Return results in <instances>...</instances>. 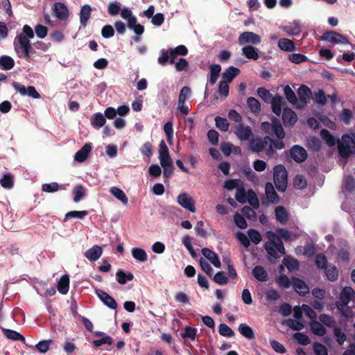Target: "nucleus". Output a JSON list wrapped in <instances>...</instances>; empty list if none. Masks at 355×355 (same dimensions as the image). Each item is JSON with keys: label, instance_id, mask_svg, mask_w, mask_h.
Masks as SVG:
<instances>
[{"label": "nucleus", "instance_id": "nucleus-1", "mask_svg": "<svg viewBox=\"0 0 355 355\" xmlns=\"http://www.w3.org/2000/svg\"><path fill=\"white\" fill-rule=\"evenodd\" d=\"M34 35L33 28L26 24L23 26L22 32L15 38L13 42L14 49L19 58H24L28 61L30 60L31 54L33 52L30 39H33Z\"/></svg>", "mask_w": 355, "mask_h": 355}, {"label": "nucleus", "instance_id": "nucleus-2", "mask_svg": "<svg viewBox=\"0 0 355 355\" xmlns=\"http://www.w3.org/2000/svg\"><path fill=\"white\" fill-rule=\"evenodd\" d=\"M273 182L279 192H284L288 185V172L282 164L276 165L273 168Z\"/></svg>", "mask_w": 355, "mask_h": 355}, {"label": "nucleus", "instance_id": "nucleus-3", "mask_svg": "<svg viewBox=\"0 0 355 355\" xmlns=\"http://www.w3.org/2000/svg\"><path fill=\"white\" fill-rule=\"evenodd\" d=\"M338 150L343 158H348L355 154V143L351 136L347 134L342 136L341 140L338 141Z\"/></svg>", "mask_w": 355, "mask_h": 355}, {"label": "nucleus", "instance_id": "nucleus-4", "mask_svg": "<svg viewBox=\"0 0 355 355\" xmlns=\"http://www.w3.org/2000/svg\"><path fill=\"white\" fill-rule=\"evenodd\" d=\"M355 296L354 291L352 288L349 286H345L343 288L340 294V300L336 302V306L338 311L341 313L342 315L348 317L349 313H350L348 308L345 310V306H346L352 300V299Z\"/></svg>", "mask_w": 355, "mask_h": 355}, {"label": "nucleus", "instance_id": "nucleus-5", "mask_svg": "<svg viewBox=\"0 0 355 355\" xmlns=\"http://www.w3.org/2000/svg\"><path fill=\"white\" fill-rule=\"evenodd\" d=\"M270 140H267L266 144H264L266 148H264L263 150L266 156L271 159H277L278 157V154L276 152V150H282L285 148V144L283 140L280 139H275L274 138L269 136Z\"/></svg>", "mask_w": 355, "mask_h": 355}, {"label": "nucleus", "instance_id": "nucleus-6", "mask_svg": "<svg viewBox=\"0 0 355 355\" xmlns=\"http://www.w3.org/2000/svg\"><path fill=\"white\" fill-rule=\"evenodd\" d=\"M238 42L240 45H245L251 44L253 45H258L261 44V37L253 32L245 31L240 34Z\"/></svg>", "mask_w": 355, "mask_h": 355}, {"label": "nucleus", "instance_id": "nucleus-7", "mask_svg": "<svg viewBox=\"0 0 355 355\" xmlns=\"http://www.w3.org/2000/svg\"><path fill=\"white\" fill-rule=\"evenodd\" d=\"M321 39L334 44H347L349 42L345 36L334 31L324 32L322 35Z\"/></svg>", "mask_w": 355, "mask_h": 355}, {"label": "nucleus", "instance_id": "nucleus-8", "mask_svg": "<svg viewBox=\"0 0 355 355\" xmlns=\"http://www.w3.org/2000/svg\"><path fill=\"white\" fill-rule=\"evenodd\" d=\"M178 203L183 208L194 213L196 211L195 201L191 196L187 193H181L177 197Z\"/></svg>", "mask_w": 355, "mask_h": 355}, {"label": "nucleus", "instance_id": "nucleus-9", "mask_svg": "<svg viewBox=\"0 0 355 355\" xmlns=\"http://www.w3.org/2000/svg\"><path fill=\"white\" fill-rule=\"evenodd\" d=\"M290 157L297 163H302L307 158V153L304 148L300 145H294L290 149Z\"/></svg>", "mask_w": 355, "mask_h": 355}, {"label": "nucleus", "instance_id": "nucleus-10", "mask_svg": "<svg viewBox=\"0 0 355 355\" xmlns=\"http://www.w3.org/2000/svg\"><path fill=\"white\" fill-rule=\"evenodd\" d=\"M267 140H270L269 135L265 136L263 138L257 137L252 139L250 141L249 148L252 152L259 153L263 151L264 148L266 146L264 144H266Z\"/></svg>", "mask_w": 355, "mask_h": 355}, {"label": "nucleus", "instance_id": "nucleus-11", "mask_svg": "<svg viewBox=\"0 0 355 355\" xmlns=\"http://www.w3.org/2000/svg\"><path fill=\"white\" fill-rule=\"evenodd\" d=\"M234 132L237 137L241 141L249 140L252 136L251 128L248 125L245 126L243 123H239L236 126Z\"/></svg>", "mask_w": 355, "mask_h": 355}, {"label": "nucleus", "instance_id": "nucleus-12", "mask_svg": "<svg viewBox=\"0 0 355 355\" xmlns=\"http://www.w3.org/2000/svg\"><path fill=\"white\" fill-rule=\"evenodd\" d=\"M159 159L161 165H166L173 162L169 155L168 148L164 140H162L159 145Z\"/></svg>", "mask_w": 355, "mask_h": 355}, {"label": "nucleus", "instance_id": "nucleus-13", "mask_svg": "<svg viewBox=\"0 0 355 355\" xmlns=\"http://www.w3.org/2000/svg\"><path fill=\"white\" fill-rule=\"evenodd\" d=\"M292 281L293 288L300 295L305 296L309 293V287L304 281L297 277H293Z\"/></svg>", "mask_w": 355, "mask_h": 355}, {"label": "nucleus", "instance_id": "nucleus-14", "mask_svg": "<svg viewBox=\"0 0 355 355\" xmlns=\"http://www.w3.org/2000/svg\"><path fill=\"white\" fill-rule=\"evenodd\" d=\"M96 293L97 294L98 297L100 298V300L109 308L112 309H116L117 307V303L115 301V300L110 296L108 293L106 292L102 291V290H96Z\"/></svg>", "mask_w": 355, "mask_h": 355}, {"label": "nucleus", "instance_id": "nucleus-15", "mask_svg": "<svg viewBox=\"0 0 355 355\" xmlns=\"http://www.w3.org/2000/svg\"><path fill=\"white\" fill-rule=\"evenodd\" d=\"M103 249L101 245H93L85 252L84 256L90 261H96L101 257Z\"/></svg>", "mask_w": 355, "mask_h": 355}, {"label": "nucleus", "instance_id": "nucleus-16", "mask_svg": "<svg viewBox=\"0 0 355 355\" xmlns=\"http://www.w3.org/2000/svg\"><path fill=\"white\" fill-rule=\"evenodd\" d=\"M265 192L268 200L273 204H277L279 201V197L275 191L271 182H267L265 185Z\"/></svg>", "mask_w": 355, "mask_h": 355}, {"label": "nucleus", "instance_id": "nucleus-17", "mask_svg": "<svg viewBox=\"0 0 355 355\" xmlns=\"http://www.w3.org/2000/svg\"><path fill=\"white\" fill-rule=\"evenodd\" d=\"M297 115L291 108H284L282 112V121L285 125H294L297 121Z\"/></svg>", "mask_w": 355, "mask_h": 355}, {"label": "nucleus", "instance_id": "nucleus-18", "mask_svg": "<svg viewBox=\"0 0 355 355\" xmlns=\"http://www.w3.org/2000/svg\"><path fill=\"white\" fill-rule=\"evenodd\" d=\"M270 102L271 103L272 112L275 115L279 116L282 114V106L283 104L286 103L283 97L276 95L271 99Z\"/></svg>", "mask_w": 355, "mask_h": 355}, {"label": "nucleus", "instance_id": "nucleus-19", "mask_svg": "<svg viewBox=\"0 0 355 355\" xmlns=\"http://www.w3.org/2000/svg\"><path fill=\"white\" fill-rule=\"evenodd\" d=\"M92 150V146L90 144H85L79 150L76 152L74 156V159L78 162H83L85 161L89 153Z\"/></svg>", "mask_w": 355, "mask_h": 355}, {"label": "nucleus", "instance_id": "nucleus-20", "mask_svg": "<svg viewBox=\"0 0 355 355\" xmlns=\"http://www.w3.org/2000/svg\"><path fill=\"white\" fill-rule=\"evenodd\" d=\"M297 94L300 101L304 104H307L312 96V92L311 89L305 85H302L298 88Z\"/></svg>", "mask_w": 355, "mask_h": 355}, {"label": "nucleus", "instance_id": "nucleus-21", "mask_svg": "<svg viewBox=\"0 0 355 355\" xmlns=\"http://www.w3.org/2000/svg\"><path fill=\"white\" fill-rule=\"evenodd\" d=\"M54 12L56 17L60 20L65 19L68 17L69 11L67 7L61 2L54 4Z\"/></svg>", "mask_w": 355, "mask_h": 355}, {"label": "nucleus", "instance_id": "nucleus-22", "mask_svg": "<svg viewBox=\"0 0 355 355\" xmlns=\"http://www.w3.org/2000/svg\"><path fill=\"white\" fill-rule=\"evenodd\" d=\"M202 254L216 268L220 267V261L217 254L209 248H205L202 249Z\"/></svg>", "mask_w": 355, "mask_h": 355}, {"label": "nucleus", "instance_id": "nucleus-23", "mask_svg": "<svg viewBox=\"0 0 355 355\" xmlns=\"http://www.w3.org/2000/svg\"><path fill=\"white\" fill-rule=\"evenodd\" d=\"M92 8L88 4H85L81 7L80 11V22L83 26H86L87 21L91 17Z\"/></svg>", "mask_w": 355, "mask_h": 355}, {"label": "nucleus", "instance_id": "nucleus-24", "mask_svg": "<svg viewBox=\"0 0 355 355\" xmlns=\"http://www.w3.org/2000/svg\"><path fill=\"white\" fill-rule=\"evenodd\" d=\"M240 73V70L234 67H229L222 74L223 80L231 83Z\"/></svg>", "mask_w": 355, "mask_h": 355}, {"label": "nucleus", "instance_id": "nucleus-25", "mask_svg": "<svg viewBox=\"0 0 355 355\" xmlns=\"http://www.w3.org/2000/svg\"><path fill=\"white\" fill-rule=\"evenodd\" d=\"M278 47L284 51L292 52L296 50L295 44L287 38H282L278 41Z\"/></svg>", "mask_w": 355, "mask_h": 355}, {"label": "nucleus", "instance_id": "nucleus-26", "mask_svg": "<svg viewBox=\"0 0 355 355\" xmlns=\"http://www.w3.org/2000/svg\"><path fill=\"white\" fill-rule=\"evenodd\" d=\"M273 126L271 133L277 137V139L283 140L285 137V132L279 119L274 118L272 119Z\"/></svg>", "mask_w": 355, "mask_h": 355}, {"label": "nucleus", "instance_id": "nucleus-27", "mask_svg": "<svg viewBox=\"0 0 355 355\" xmlns=\"http://www.w3.org/2000/svg\"><path fill=\"white\" fill-rule=\"evenodd\" d=\"M242 53L248 59L257 60L259 58L258 49L252 45H247L242 48Z\"/></svg>", "mask_w": 355, "mask_h": 355}, {"label": "nucleus", "instance_id": "nucleus-28", "mask_svg": "<svg viewBox=\"0 0 355 355\" xmlns=\"http://www.w3.org/2000/svg\"><path fill=\"white\" fill-rule=\"evenodd\" d=\"M252 275L259 282H266L268 275L266 270L261 266H255L252 270Z\"/></svg>", "mask_w": 355, "mask_h": 355}, {"label": "nucleus", "instance_id": "nucleus-29", "mask_svg": "<svg viewBox=\"0 0 355 355\" xmlns=\"http://www.w3.org/2000/svg\"><path fill=\"white\" fill-rule=\"evenodd\" d=\"M69 288V276L68 275H63L58 282L57 288L60 293L66 295Z\"/></svg>", "mask_w": 355, "mask_h": 355}, {"label": "nucleus", "instance_id": "nucleus-30", "mask_svg": "<svg viewBox=\"0 0 355 355\" xmlns=\"http://www.w3.org/2000/svg\"><path fill=\"white\" fill-rule=\"evenodd\" d=\"M105 117L101 112L94 114L90 119L91 125L94 128L97 129H99L100 128L103 127L105 125Z\"/></svg>", "mask_w": 355, "mask_h": 355}, {"label": "nucleus", "instance_id": "nucleus-31", "mask_svg": "<svg viewBox=\"0 0 355 355\" xmlns=\"http://www.w3.org/2000/svg\"><path fill=\"white\" fill-rule=\"evenodd\" d=\"M3 334L12 340L25 341V338L19 332L10 329L1 328Z\"/></svg>", "mask_w": 355, "mask_h": 355}, {"label": "nucleus", "instance_id": "nucleus-32", "mask_svg": "<svg viewBox=\"0 0 355 355\" xmlns=\"http://www.w3.org/2000/svg\"><path fill=\"white\" fill-rule=\"evenodd\" d=\"M209 70H210V76H209V81L210 85H215V83H216V81L219 77V75H220V73L221 71V67L220 64H214L210 66Z\"/></svg>", "mask_w": 355, "mask_h": 355}, {"label": "nucleus", "instance_id": "nucleus-33", "mask_svg": "<svg viewBox=\"0 0 355 355\" xmlns=\"http://www.w3.org/2000/svg\"><path fill=\"white\" fill-rule=\"evenodd\" d=\"M310 327L312 332L318 336H323L327 333L325 327L320 322L316 320L311 321Z\"/></svg>", "mask_w": 355, "mask_h": 355}, {"label": "nucleus", "instance_id": "nucleus-34", "mask_svg": "<svg viewBox=\"0 0 355 355\" xmlns=\"http://www.w3.org/2000/svg\"><path fill=\"white\" fill-rule=\"evenodd\" d=\"M15 66L14 60L8 55H2L0 57V68L3 70H10Z\"/></svg>", "mask_w": 355, "mask_h": 355}, {"label": "nucleus", "instance_id": "nucleus-35", "mask_svg": "<svg viewBox=\"0 0 355 355\" xmlns=\"http://www.w3.org/2000/svg\"><path fill=\"white\" fill-rule=\"evenodd\" d=\"M282 262L290 272L299 269V261L290 256L284 257Z\"/></svg>", "mask_w": 355, "mask_h": 355}, {"label": "nucleus", "instance_id": "nucleus-36", "mask_svg": "<svg viewBox=\"0 0 355 355\" xmlns=\"http://www.w3.org/2000/svg\"><path fill=\"white\" fill-rule=\"evenodd\" d=\"M275 216L282 224H285L288 220V214L282 206H278L275 208Z\"/></svg>", "mask_w": 355, "mask_h": 355}, {"label": "nucleus", "instance_id": "nucleus-37", "mask_svg": "<svg viewBox=\"0 0 355 355\" xmlns=\"http://www.w3.org/2000/svg\"><path fill=\"white\" fill-rule=\"evenodd\" d=\"M326 277L328 280L331 282H335L338 278V270L334 265H328L324 270Z\"/></svg>", "mask_w": 355, "mask_h": 355}, {"label": "nucleus", "instance_id": "nucleus-38", "mask_svg": "<svg viewBox=\"0 0 355 355\" xmlns=\"http://www.w3.org/2000/svg\"><path fill=\"white\" fill-rule=\"evenodd\" d=\"M110 192L119 200H120L123 205H126L128 202V197L123 190L121 189L113 187L110 189Z\"/></svg>", "mask_w": 355, "mask_h": 355}, {"label": "nucleus", "instance_id": "nucleus-39", "mask_svg": "<svg viewBox=\"0 0 355 355\" xmlns=\"http://www.w3.org/2000/svg\"><path fill=\"white\" fill-rule=\"evenodd\" d=\"M72 193L74 196L73 201L76 203H78L85 196L86 189L82 184H78L73 188Z\"/></svg>", "mask_w": 355, "mask_h": 355}, {"label": "nucleus", "instance_id": "nucleus-40", "mask_svg": "<svg viewBox=\"0 0 355 355\" xmlns=\"http://www.w3.org/2000/svg\"><path fill=\"white\" fill-rule=\"evenodd\" d=\"M240 334L249 340L255 338L254 333L252 329L246 324H241L239 327Z\"/></svg>", "mask_w": 355, "mask_h": 355}, {"label": "nucleus", "instance_id": "nucleus-41", "mask_svg": "<svg viewBox=\"0 0 355 355\" xmlns=\"http://www.w3.org/2000/svg\"><path fill=\"white\" fill-rule=\"evenodd\" d=\"M117 282L120 284H126L127 281H132L134 279V275L130 272H128L125 273L122 270H119L116 272V274Z\"/></svg>", "mask_w": 355, "mask_h": 355}, {"label": "nucleus", "instance_id": "nucleus-42", "mask_svg": "<svg viewBox=\"0 0 355 355\" xmlns=\"http://www.w3.org/2000/svg\"><path fill=\"white\" fill-rule=\"evenodd\" d=\"M320 137L329 146H334L336 143V138L327 129L320 131Z\"/></svg>", "mask_w": 355, "mask_h": 355}, {"label": "nucleus", "instance_id": "nucleus-43", "mask_svg": "<svg viewBox=\"0 0 355 355\" xmlns=\"http://www.w3.org/2000/svg\"><path fill=\"white\" fill-rule=\"evenodd\" d=\"M284 94L287 101L292 105H295L297 102V98L295 93L291 89V87L287 85L284 88Z\"/></svg>", "mask_w": 355, "mask_h": 355}, {"label": "nucleus", "instance_id": "nucleus-44", "mask_svg": "<svg viewBox=\"0 0 355 355\" xmlns=\"http://www.w3.org/2000/svg\"><path fill=\"white\" fill-rule=\"evenodd\" d=\"M247 200L248 203L252 206L254 209H258L259 207V199L252 189H249L248 191L247 195Z\"/></svg>", "mask_w": 355, "mask_h": 355}, {"label": "nucleus", "instance_id": "nucleus-45", "mask_svg": "<svg viewBox=\"0 0 355 355\" xmlns=\"http://www.w3.org/2000/svg\"><path fill=\"white\" fill-rule=\"evenodd\" d=\"M247 105L249 109L254 113H257L261 111V104L259 101L254 97L248 98Z\"/></svg>", "mask_w": 355, "mask_h": 355}, {"label": "nucleus", "instance_id": "nucleus-46", "mask_svg": "<svg viewBox=\"0 0 355 355\" xmlns=\"http://www.w3.org/2000/svg\"><path fill=\"white\" fill-rule=\"evenodd\" d=\"M132 254L133 257L139 261L144 262L147 260L148 257L144 250L139 248H134L132 250Z\"/></svg>", "mask_w": 355, "mask_h": 355}, {"label": "nucleus", "instance_id": "nucleus-47", "mask_svg": "<svg viewBox=\"0 0 355 355\" xmlns=\"http://www.w3.org/2000/svg\"><path fill=\"white\" fill-rule=\"evenodd\" d=\"M216 126L223 132H227L229 129L230 124L226 118L219 116L215 118Z\"/></svg>", "mask_w": 355, "mask_h": 355}, {"label": "nucleus", "instance_id": "nucleus-48", "mask_svg": "<svg viewBox=\"0 0 355 355\" xmlns=\"http://www.w3.org/2000/svg\"><path fill=\"white\" fill-rule=\"evenodd\" d=\"M88 215L87 211H71L67 212L64 216V221L67 220L71 218H77L79 219H83Z\"/></svg>", "mask_w": 355, "mask_h": 355}, {"label": "nucleus", "instance_id": "nucleus-49", "mask_svg": "<svg viewBox=\"0 0 355 355\" xmlns=\"http://www.w3.org/2000/svg\"><path fill=\"white\" fill-rule=\"evenodd\" d=\"M1 186L5 189H11L14 186L13 176L10 173L5 174L1 179H0Z\"/></svg>", "mask_w": 355, "mask_h": 355}, {"label": "nucleus", "instance_id": "nucleus-50", "mask_svg": "<svg viewBox=\"0 0 355 355\" xmlns=\"http://www.w3.org/2000/svg\"><path fill=\"white\" fill-rule=\"evenodd\" d=\"M6 248L1 250V253L6 257L19 254V248L15 245H4Z\"/></svg>", "mask_w": 355, "mask_h": 355}, {"label": "nucleus", "instance_id": "nucleus-51", "mask_svg": "<svg viewBox=\"0 0 355 355\" xmlns=\"http://www.w3.org/2000/svg\"><path fill=\"white\" fill-rule=\"evenodd\" d=\"M319 320L321 324L328 327H334L336 324V321L334 318L328 314L322 313L320 315Z\"/></svg>", "mask_w": 355, "mask_h": 355}, {"label": "nucleus", "instance_id": "nucleus-52", "mask_svg": "<svg viewBox=\"0 0 355 355\" xmlns=\"http://www.w3.org/2000/svg\"><path fill=\"white\" fill-rule=\"evenodd\" d=\"M218 332L220 335L226 337H232L234 335V331L225 323L218 326Z\"/></svg>", "mask_w": 355, "mask_h": 355}, {"label": "nucleus", "instance_id": "nucleus-53", "mask_svg": "<svg viewBox=\"0 0 355 355\" xmlns=\"http://www.w3.org/2000/svg\"><path fill=\"white\" fill-rule=\"evenodd\" d=\"M293 337L299 344L302 345H307L311 343L309 337L304 333H295Z\"/></svg>", "mask_w": 355, "mask_h": 355}, {"label": "nucleus", "instance_id": "nucleus-54", "mask_svg": "<svg viewBox=\"0 0 355 355\" xmlns=\"http://www.w3.org/2000/svg\"><path fill=\"white\" fill-rule=\"evenodd\" d=\"M257 94L265 102H270L271 99L274 97L272 94L266 89L265 87H259L257 89Z\"/></svg>", "mask_w": 355, "mask_h": 355}, {"label": "nucleus", "instance_id": "nucleus-55", "mask_svg": "<svg viewBox=\"0 0 355 355\" xmlns=\"http://www.w3.org/2000/svg\"><path fill=\"white\" fill-rule=\"evenodd\" d=\"M288 60L293 63L300 64L308 60V58L301 53H292L288 55Z\"/></svg>", "mask_w": 355, "mask_h": 355}, {"label": "nucleus", "instance_id": "nucleus-56", "mask_svg": "<svg viewBox=\"0 0 355 355\" xmlns=\"http://www.w3.org/2000/svg\"><path fill=\"white\" fill-rule=\"evenodd\" d=\"M266 236L269 241L266 242L264 244H283V242L279 240L277 232L268 231Z\"/></svg>", "mask_w": 355, "mask_h": 355}, {"label": "nucleus", "instance_id": "nucleus-57", "mask_svg": "<svg viewBox=\"0 0 355 355\" xmlns=\"http://www.w3.org/2000/svg\"><path fill=\"white\" fill-rule=\"evenodd\" d=\"M286 324L291 329L295 331H300L304 328V324L297 320L288 319L286 321Z\"/></svg>", "mask_w": 355, "mask_h": 355}, {"label": "nucleus", "instance_id": "nucleus-58", "mask_svg": "<svg viewBox=\"0 0 355 355\" xmlns=\"http://www.w3.org/2000/svg\"><path fill=\"white\" fill-rule=\"evenodd\" d=\"M247 195L244 187H241L237 189L235 198L239 202L243 204L247 201Z\"/></svg>", "mask_w": 355, "mask_h": 355}, {"label": "nucleus", "instance_id": "nucleus-59", "mask_svg": "<svg viewBox=\"0 0 355 355\" xmlns=\"http://www.w3.org/2000/svg\"><path fill=\"white\" fill-rule=\"evenodd\" d=\"M197 335V329L196 328L187 326L184 329V332L182 334L183 338H190L193 340L196 339Z\"/></svg>", "mask_w": 355, "mask_h": 355}, {"label": "nucleus", "instance_id": "nucleus-60", "mask_svg": "<svg viewBox=\"0 0 355 355\" xmlns=\"http://www.w3.org/2000/svg\"><path fill=\"white\" fill-rule=\"evenodd\" d=\"M315 102L320 105H324L327 103V96L322 89H318L315 92L314 97Z\"/></svg>", "mask_w": 355, "mask_h": 355}, {"label": "nucleus", "instance_id": "nucleus-61", "mask_svg": "<svg viewBox=\"0 0 355 355\" xmlns=\"http://www.w3.org/2000/svg\"><path fill=\"white\" fill-rule=\"evenodd\" d=\"M214 281L220 285H225L227 283L228 279L223 271H219L215 274L213 278Z\"/></svg>", "mask_w": 355, "mask_h": 355}, {"label": "nucleus", "instance_id": "nucleus-62", "mask_svg": "<svg viewBox=\"0 0 355 355\" xmlns=\"http://www.w3.org/2000/svg\"><path fill=\"white\" fill-rule=\"evenodd\" d=\"M277 283L284 288H288L291 285L290 279L286 275L282 274L277 278Z\"/></svg>", "mask_w": 355, "mask_h": 355}, {"label": "nucleus", "instance_id": "nucleus-63", "mask_svg": "<svg viewBox=\"0 0 355 355\" xmlns=\"http://www.w3.org/2000/svg\"><path fill=\"white\" fill-rule=\"evenodd\" d=\"M248 234V238L254 244H258L261 241V236L260 233L256 230H254V229L249 230Z\"/></svg>", "mask_w": 355, "mask_h": 355}, {"label": "nucleus", "instance_id": "nucleus-64", "mask_svg": "<svg viewBox=\"0 0 355 355\" xmlns=\"http://www.w3.org/2000/svg\"><path fill=\"white\" fill-rule=\"evenodd\" d=\"M313 351L316 355H328L327 347L320 343L313 344Z\"/></svg>", "mask_w": 355, "mask_h": 355}]
</instances>
